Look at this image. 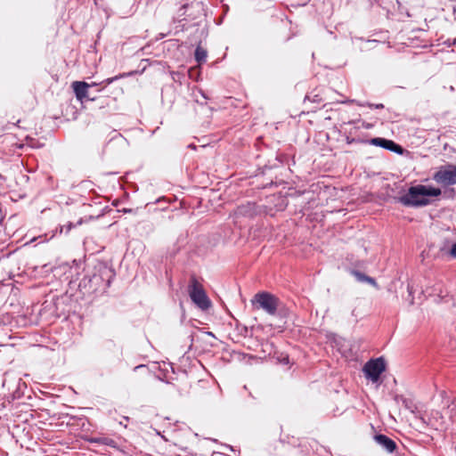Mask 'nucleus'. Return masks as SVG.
Instances as JSON below:
<instances>
[{
    "mask_svg": "<svg viewBox=\"0 0 456 456\" xmlns=\"http://www.w3.org/2000/svg\"><path fill=\"white\" fill-rule=\"evenodd\" d=\"M441 193L439 188L419 184L410 187L408 192L401 196L398 201L406 207H423L429 204V200L427 197H437Z\"/></svg>",
    "mask_w": 456,
    "mask_h": 456,
    "instance_id": "nucleus-1",
    "label": "nucleus"
},
{
    "mask_svg": "<svg viewBox=\"0 0 456 456\" xmlns=\"http://www.w3.org/2000/svg\"><path fill=\"white\" fill-rule=\"evenodd\" d=\"M131 211H132L131 209H126V208L123 209V212H125V213H128V212H131Z\"/></svg>",
    "mask_w": 456,
    "mask_h": 456,
    "instance_id": "nucleus-21",
    "label": "nucleus"
},
{
    "mask_svg": "<svg viewBox=\"0 0 456 456\" xmlns=\"http://www.w3.org/2000/svg\"><path fill=\"white\" fill-rule=\"evenodd\" d=\"M375 442L389 453L397 449L396 443L386 435L379 434L374 436Z\"/></svg>",
    "mask_w": 456,
    "mask_h": 456,
    "instance_id": "nucleus-10",
    "label": "nucleus"
},
{
    "mask_svg": "<svg viewBox=\"0 0 456 456\" xmlns=\"http://www.w3.org/2000/svg\"><path fill=\"white\" fill-rule=\"evenodd\" d=\"M194 55L197 62L201 64L207 61L208 53L204 48L199 45L195 50Z\"/></svg>",
    "mask_w": 456,
    "mask_h": 456,
    "instance_id": "nucleus-13",
    "label": "nucleus"
},
{
    "mask_svg": "<svg viewBox=\"0 0 456 456\" xmlns=\"http://www.w3.org/2000/svg\"><path fill=\"white\" fill-rule=\"evenodd\" d=\"M370 144L382 147L396 153L403 152L402 147L391 140L377 137L370 140Z\"/></svg>",
    "mask_w": 456,
    "mask_h": 456,
    "instance_id": "nucleus-9",
    "label": "nucleus"
},
{
    "mask_svg": "<svg viewBox=\"0 0 456 456\" xmlns=\"http://www.w3.org/2000/svg\"><path fill=\"white\" fill-rule=\"evenodd\" d=\"M447 45H456V38L451 40V39H448L445 43Z\"/></svg>",
    "mask_w": 456,
    "mask_h": 456,
    "instance_id": "nucleus-19",
    "label": "nucleus"
},
{
    "mask_svg": "<svg viewBox=\"0 0 456 456\" xmlns=\"http://www.w3.org/2000/svg\"><path fill=\"white\" fill-rule=\"evenodd\" d=\"M114 273L111 269L102 267L89 279V288L94 294H103L110 288Z\"/></svg>",
    "mask_w": 456,
    "mask_h": 456,
    "instance_id": "nucleus-2",
    "label": "nucleus"
},
{
    "mask_svg": "<svg viewBox=\"0 0 456 456\" xmlns=\"http://www.w3.org/2000/svg\"><path fill=\"white\" fill-rule=\"evenodd\" d=\"M188 291L191 301L201 310H208L211 306V301L195 276L190 280Z\"/></svg>",
    "mask_w": 456,
    "mask_h": 456,
    "instance_id": "nucleus-4",
    "label": "nucleus"
},
{
    "mask_svg": "<svg viewBox=\"0 0 456 456\" xmlns=\"http://www.w3.org/2000/svg\"><path fill=\"white\" fill-rule=\"evenodd\" d=\"M124 77H126V74H120L118 76L109 77L100 83H96V82L90 83L89 86H90V87L102 86V88L98 89V92H101L106 86H108V85L113 83L114 81L118 80V78Z\"/></svg>",
    "mask_w": 456,
    "mask_h": 456,
    "instance_id": "nucleus-12",
    "label": "nucleus"
},
{
    "mask_svg": "<svg viewBox=\"0 0 456 456\" xmlns=\"http://www.w3.org/2000/svg\"><path fill=\"white\" fill-rule=\"evenodd\" d=\"M257 206L254 202H247L246 204H241L236 208L234 210V216L236 217H248L252 218L257 215Z\"/></svg>",
    "mask_w": 456,
    "mask_h": 456,
    "instance_id": "nucleus-8",
    "label": "nucleus"
},
{
    "mask_svg": "<svg viewBox=\"0 0 456 456\" xmlns=\"http://www.w3.org/2000/svg\"><path fill=\"white\" fill-rule=\"evenodd\" d=\"M251 304L256 309H262L270 315H275L280 305V299L273 294L262 291L253 297Z\"/></svg>",
    "mask_w": 456,
    "mask_h": 456,
    "instance_id": "nucleus-3",
    "label": "nucleus"
},
{
    "mask_svg": "<svg viewBox=\"0 0 456 456\" xmlns=\"http://www.w3.org/2000/svg\"><path fill=\"white\" fill-rule=\"evenodd\" d=\"M188 6H189V4H183V5L181 7L180 11L185 10Z\"/></svg>",
    "mask_w": 456,
    "mask_h": 456,
    "instance_id": "nucleus-20",
    "label": "nucleus"
},
{
    "mask_svg": "<svg viewBox=\"0 0 456 456\" xmlns=\"http://www.w3.org/2000/svg\"><path fill=\"white\" fill-rule=\"evenodd\" d=\"M141 367H143V365H139V366H136L135 369H139Z\"/></svg>",
    "mask_w": 456,
    "mask_h": 456,
    "instance_id": "nucleus-24",
    "label": "nucleus"
},
{
    "mask_svg": "<svg viewBox=\"0 0 456 456\" xmlns=\"http://www.w3.org/2000/svg\"><path fill=\"white\" fill-rule=\"evenodd\" d=\"M317 96H318V95H314V100H313L314 102H318V101H319V100H317Z\"/></svg>",
    "mask_w": 456,
    "mask_h": 456,
    "instance_id": "nucleus-22",
    "label": "nucleus"
},
{
    "mask_svg": "<svg viewBox=\"0 0 456 456\" xmlns=\"http://www.w3.org/2000/svg\"><path fill=\"white\" fill-rule=\"evenodd\" d=\"M189 147L195 149V146H194V145H191H191H189Z\"/></svg>",
    "mask_w": 456,
    "mask_h": 456,
    "instance_id": "nucleus-26",
    "label": "nucleus"
},
{
    "mask_svg": "<svg viewBox=\"0 0 456 456\" xmlns=\"http://www.w3.org/2000/svg\"><path fill=\"white\" fill-rule=\"evenodd\" d=\"M386 370V362L383 357L371 359L368 361L364 367L363 371L367 379L373 382H377L383 371Z\"/></svg>",
    "mask_w": 456,
    "mask_h": 456,
    "instance_id": "nucleus-6",
    "label": "nucleus"
},
{
    "mask_svg": "<svg viewBox=\"0 0 456 456\" xmlns=\"http://www.w3.org/2000/svg\"><path fill=\"white\" fill-rule=\"evenodd\" d=\"M407 291H408L409 297H409L410 304L413 305L414 304V297H413L414 289H413V287L411 284L407 285Z\"/></svg>",
    "mask_w": 456,
    "mask_h": 456,
    "instance_id": "nucleus-17",
    "label": "nucleus"
},
{
    "mask_svg": "<svg viewBox=\"0 0 456 456\" xmlns=\"http://www.w3.org/2000/svg\"><path fill=\"white\" fill-rule=\"evenodd\" d=\"M76 98L83 102L86 100L94 101V97H90L89 94V83L84 81H74L71 85Z\"/></svg>",
    "mask_w": 456,
    "mask_h": 456,
    "instance_id": "nucleus-7",
    "label": "nucleus"
},
{
    "mask_svg": "<svg viewBox=\"0 0 456 456\" xmlns=\"http://www.w3.org/2000/svg\"><path fill=\"white\" fill-rule=\"evenodd\" d=\"M432 178L436 183L444 186L456 184V165L441 166L434 173Z\"/></svg>",
    "mask_w": 456,
    "mask_h": 456,
    "instance_id": "nucleus-5",
    "label": "nucleus"
},
{
    "mask_svg": "<svg viewBox=\"0 0 456 456\" xmlns=\"http://www.w3.org/2000/svg\"><path fill=\"white\" fill-rule=\"evenodd\" d=\"M81 224H82V219L77 221L76 224H74L72 222H69L66 224H63L61 226L60 232H64L65 233H69L71 231V229L77 227V225H80Z\"/></svg>",
    "mask_w": 456,
    "mask_h": 456,
    "instance_id": "nucleus-15",
    "label": "nucleus"
},
{
    "mask_svg": "<svg viewBox=\"0 0 456 456\" xmlns=\"http://www.w3.org/2000/svg\"><path fill=\"white\" fill-rule=\"evenodd\" d=\"M450 256L453 258H456V242L452 244L450 249Z\"/></svg>",
    "mask_w": 456,
    "mask_h": 456,
    "instance_id": "nucleus-18",
    "label": "nucleus"
},
{
    "mask_svg": "<svg viewBox=\"0 0 456 456\" xmlns=\"http://www.w3.org/2000/svg\"><path fill=\"white\" fill-rule=\"evenodd\" d=\"M280 444H284V441L283 440H280Z\"/></svg>",
    "mask_w": 456,
    "mask_h": 456,
    "instance_id": "nucleus-25",
    "label": "nucleus"
},
{
    "mask_svg": "<svg viewBox=\"0 0 456 456\" xmlns=\"http://www.w3.org/2000/svg\"><path fill=\"white\" fill-rule=\"evenodd\" d=\"M354 276L357 278L358 281H366L373 286H377V282L375 281V279L370 277V276H367L365 275L364 273H362L358 271H354Z\"/></svg>",
    "mask_w": 456,
    "mask_h": 456,
    "instance_id": "nucleus-14",
    "label": "nucleus"
},
{
    "mask_svg": "<svg viewBox=\"0 0 456 456\" xmlns=\"http://www.w3.org/2000/svg\"><path fill=\"white\" fill-rule=\"evenodd\" d=\"M89 442L92 444H104L110 447L116 446V442L113 439L104 436L92 437L89 439Z\"/></svg>",
    "mask_w": 456,
    "mask_h": 456,
    "instance_id": "nucleus-11",
    "label": "nucleus"
},
{
    "mask_svg": "<svg viewBox=\"0 0 456 456\" xmlns=\"http://www.w3.org/2000/svg\"><path fill=\"white\" fill-rule=\"evenodd\" d=\"M317 96H318V95H314V100H313L314 102H318V101H319V100H317Z\"/></svg>",
    "mask_w": 456,
    "mask_h": 456,
    "instance_id": "nucleus-23",
    "label": "nucleus"
},
{
    "mask_svg": "<svg viewBox=\"0 0 456 456\" xmlns=\"http://www.w3.org/2000/svg\"><path fill=\"white\" fill-rule=\"evenodd\" d=\"M352 102H355V101H351ZM356 104L360 107H369V108H375V109H383L384 108V105L382 103H378V104H373V103H369V102H366V103H362V102H356Z\"/></svg>",
    "mask_w": 456,
    "mask_h": 456,
    "instance_id": "nucleus-16",
    "label": "nucleus"
}]
</instances>
